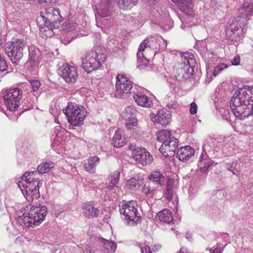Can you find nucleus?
<instances>
[{
    "mask_svg": "<svg viewBox=\"0 0 253 253\" xmlns=\"http://www.w3.org/2000/svg\"><path fill=\"white\" fill-rule=\"evenodd\" d=\"M34 172H26L20 177L18 186L28 201H32L40 197L39 188L42 185V181L39 178H35Z\"/></svg>",
    "mask_w": 253,
    "mask_h": 253,
    "instance_id": "obj_1",
    "label": "nucleus"
},
{
    "mask_svg": "<svg viewBox=\"0 0 253 253\" xmlns=\"http://www.w3.org/2000/svg\"><path fill=\"white\" fill-rule=\"evenodd\" d=\"M42 20L44 22V27L42 28V31L47 33L45 36L50 37L53 34V29L58 27V24L63 21V18L61 16L60 10L53 7L45 8L41 13V16L38 18V21L41 22Z\"/></svg>",
    "mask_w": 253,
    "mask_h": 253,
    "instance_id": "obj_2",
    "label": "nucleus"
},
{
    "mask_svg": "<svg viewBox=\"0 0 253 253\" xmlns=\"http://www.w3.org/2000/svg\"><path fill=\"white\" fill-rule=\"evenodd\" d=\"M63 112L68 118L69 123L74 126H80L86 115V109L82 105L71 102Z\"/></svg>",
    "mask_w": 253,
    "mask_h": 253,
    "instance_id": "obj_3",
    "label": "nucleus"
},
{
    "mask_svg": "<svg viewBox=\"0 0 253 253\" xmlns=\"http://www.w3.org/2000/svg\"><path fill=\"white\" fill-rule=\"evenodd\" d=\"M181 62L176 63L173 69L174 76L176 80L181 81L184 79L190 78L193 74V70L191 66L192 58L188 53L181 55Z\"/></svg>",
    "mask_w": 253,
    "mask_h": 253,
    "instance_id": "obj_4",
    "label": "nucleus"
},
{
    "mask_svg": "<svg viewBox=\"0 0 253 253\" xmlns=\"http://www.w3.org/2000/svg\"><path fill=\"white\" fill-rule=\"evenodd\" d=\"M28 47L27 42L23 39H16L13 42H8L5 45L7 56L13 63L17 64L23 56V51Z\"/></svg>",
    "mask_w": 253,
    "mask_h": 253,
    "instance_id": "obj_5",
    "label": "nucleus"
},
{
    "mask_svg": "<svg viewBox=\"0 0 253 253\" xmlns=\"http://www.w3.org/2000/svg\"><path fill=\"white\" fill-rule=\"evenodd\" d=\"M47 214L45 206L32 207L27 213L23 215V220L27 226L34 227L39 225L44 219Z\"/></svg>",
    "mask_w": 253,
    "mask_h": 253,
    "instance_id": "obj_6",
    "label": "nucleus"
},
{
    "mask_svg": "<svg viewBox=\"0 0 253 253\" xmlns=\"http://www.w3.org/2000/svg\"><path fill=\"white\" fill-rule=\"evenodd\" d=\"M120 213L128 223H137L140 221L141 216L137 212V204L135 201H123L119 206Z\"/></svg>",
    "mask_w": 253,
    "mask_h": 253,
    "instance_id": "obj_7",
    "label": "nucleus"
},
{
    "mask_svg": "<svg viewBox=\"0 0 253 253\" xmlns=\"http://www.w3.org/2000/svg\"><path fill=\"white\" fill-rule=\"evenodd\" d=\"M106 55L102 52L91 51L82 57V67L87 73L98 69L106 59Z\"/></svg>",
    "mask_w": 253,
    "mask_h": 253,
    "instance_id": "obj_8",
    "label": "nucleus"
},
{
    "mask_svg": "<svg viewBox=\"0 0 253 253\" xmlns=\"http://www.w3.org/2000/svg\"><path fill=\"white\" fill-rule=\"evenodd\" d=\"M22 97V91L19 88H10L4 96L7 108L11 111L16 110Z\"/></svg>",
    "mask_w": 253,
    "mask_h": 253,
    "instance_id": "obj_9",
    "label": "nucleus"
},
{
    "mask_svg": "<svg viewBox=\"0 0 253 253\" xmlns=\"http://www.w3.org/2000/svg\"><path fill=\"white\" fill-rule=\"evenodd\" d=\"M116 96L120 97L124 94L130 93L132 88V83L127 79L125 75L118 74L116 77Z\"/></svg>",
    "mask_w": 253,
    "mask_h": 253,
    "instance_id": "obj_10",
    "label": "nucleus"
},
{
    "mask_svg": "<svg viewBox=\"0 0 253 253\" xmlns=\"http://www.w3.org/2000/svg\"><path fill=\"white\" fill-rule=\"evenodd\" d=\"M130 149L132 151L131 156L136 163L144 166L149 165L152 162V156L144 148L131 146Z\"/></svg>",
    "mask_w": 253,
    "mask_h": 253,
    "instance_id": "obj_11",
    "label": "nucleus"
},
{
    "mask_svg": "<svg viewBox=\"0 0 253 253\" xmlns=\"http://www.w3.org/2000/svg\"><path fill=\"white\" fill-rule=\"evenodd\" d=\"M239 21L238 20H233L231 23L229 24V26L227 28V30L226 31V35L229 36V38L231 39L232 40L233 39H235V40H240L242 39L244 37V34L247 31V28H245L246 25L247 23V22L243 21V28L242 30L238 32V31L239 30V28H241V24L238 25V22ZM240 22H242V19H241V21Z\"/></svg>",
    "mask_w": 253,
    "mask_h": 253,
    "instance_id": "obj_12",
    "label": "nucleus"
},
{
    "mask_svg": "<svg viewBox=\"0 0 253 253\" xmlns=\"http://www.w3.org/2000/svg\"><path fill=\"white\" fill-rule=\"evenodd\" d=\"M59 74L67 83H75L78 78L75 67L68 64L63 65L59 68Z\"/></svg>",
    "mask_w": 253,
    "mask_h": 253,
    "instance_id": "obj_13",
    "label": "nucleus"
},
{
    "mask_svg": "<svg viewBox=\"0 0 253 253\" xmlns=\"http://www.w3.org/2000/svg\"><path fill=\"white\" fill-rule=\"evenodd\" d=\"M178 145V140L175 137H171L169 141L163 143L159 151L165 157H171L175 154Z\"/></svg>",
    "mask_w": 253,
    "mask_h": 253,
    "instance_id": "obj_14",
    "label": "nucleus"
},
{
    "mask_svg": "<svg viewBox=\"0 0 253 253\" xmlns=\"http://www.w3.org/2000/svg\"><path fill=\"white\" fill-rule=\"evenodd\" d=\"M136 110L132 106L126 107L122 113V117L126 120V126L128 129L132 128L137 124L135 117Z\"/></svg>",
    "mask_w": 253,
    "mask_h": 253,
    "instance_id": "obj_15",
    "label": "nucleus"
},
{
    "mask_svg": "<svg viewBox=\"0 0 253 253\" xmlns=\"http://www.w3.org/2000/svg\"><path fill=\"white\" fill-rule=\"evenodd\" d=\"M253 15V0L245 1L239 9V20L243 18L246 22L248 20L249 16Z\"/></svg>",
    "mask_w": 253,
    "mask_h": 253,
    "instance_id": "obj_16",
    "label": "nucleus"
},
{
    "mask_svg": "<svg viewBox=\"0 0 253 253\" xmlns=\"http://www.w3.org/2000/svg\"><path fill=\"white\" fill-rule=\"evenodd\" d=\"M113 3L111 1H100L96 6L97 14L102 18H106L112 14Z\"/></svg>",
    "mask_w": 253,
    "mask_h": 253,
    "instance_id": "obj_17",
    "label": "nucleus"
},
{
    "mask_svg": "<svg viewBox=\"0 0 253 253\" xmlns=\"http://www.w3.org/2000/svg\"><path fill=\"white\" fill-rule=\"evenodd\" d=\"M150 117L153 122L160 124L164 126L170 123L171 119L170 114L166 113L163 110L158 111L156 115L151 114Z\"/></svg>",
    "mask_w": 253,
    "mask_h": 253,
    "instance_id": "obj_18",
    "label": "nucleus"
},
{
    "mask_svg": "<svg viewBox=\"0 0 253 253\" xmlns=\"http://www.w3.org/2000/svg\"><path fill=\"white\" fill-rule=\"evenodd\" d=\"M194 150L190 146H185L178 149L176 155L178 159L183 162L188 161L194 155Z\"/></svg>",
    "mask_w": 253,
    "mask_h": 253,
    "instance_id": "obj_19",
    "label": "nucleus"
},
{
    "mask_svg": "<svg viewBox=\"0 0 253 253\" xmlns=\"http://www.w3.org/2000/svg\"><path fill=\"white\" fill-rule=\"evenodd\" d=\"M133 97L139 106L147 108L151 107L152 106V101L148 99L147 96L142 94L141 92L134 94Z\"/></svg>",
    "mask_w": 253,
    "mask_h": 253,
    "instance_id": "obj_20",
    "label": "nucleus"
},
{
    "mask_svg": "<svg viewBox=\"0 0 253 253\" xmlns=\"http://www.w3.org/2000/svg\"><path fill=\"white\" fill-rule=\"evenodd\" d=\"M157 216L161 222L169 224L173 223V215L169 209H166L162 210L157 213Z\"/></svg>",
    "mask_w": 253,
    "mask_h": 253,
    "instance_id": "obj_21",
    "label": "nucleus"
},
{
    "mask_svg": "<svg viewBox=\"0 0 253 253\" xmlns=\"http://www.w3.org/2000/svg\"><path fill=\"white\" fill-rule=\"evenodd\" d=\"M99 158L96 156L90 157L87 160L88 162L84 164L85 169L90 173H94L96 167L99 163Z\"/></svg>",
    "mask_w": 253,
    "mask_h": 253,
    "instance_id": "obj_22",
    "label": "nucleus"
},
{
    "mask_svg": "<svg viewBox=\"0 0 253 253\" xmlns=\"http://www.w3.org/2000/svg\"><path fill=\"white\" fill-rule=\"evenodd\" d=\"M138 0H117V5L124 11L131 9L138 2Z\"/></svg>",
    "mask_w": 253,
    "mask_h": 253,
    "instance_id": "obj_23",
    "label": "nucleus"
},
{
    "mask_svg": "<svg viewBox=\"0 0 253 253\" xmlns=\"http://www.w3.org/2000/svg\"><path fill=\"white\" fill-rule=\"evenodd\" d=\"M113 143L114 147L117 148L124 146L126 144V138L122 135L121 130L116 131L113 137Z\"/></svg>",
    "mask_w": 253,
    "mask_h": 253,
    "instance_id": "obj_24",
    "label": "nucleus"
},
{
    "mask_svg": "<svg viewBox=\"0 0 253 253\" xmlns=\"http://www.w3.org/2000/svg\"><path fill=\"white\" fill-rule=\"evenodd\" d=\"M40 55L41 54L38 49L32 50L30 52L29 61L32 68H34L38 65L41 59Z\"/></svg>",
    "mask_w": 253,
    "mask_h": 253,
    "instance_id": "obj_25",
    "label": "nucleus"
},
{
    "mask_svg": "<svg viewBox=\"0 0 253 253\" xmlns=\"http://www.w3.org/2000/svg\"><path fill=\"white\" fill-rule=\"evenodd\" d=\"M150 42L148 39H146L141 43L138 48V51L137 53V60L139 63H142L144 61H147L146 58H144V59H142L141 58L144 57L143 51L146 47L149 46L150 44L149 43Z\"/></svg>",
    "mask_w": 253,
    "mask_h": 253,
    "instance_id": "obj_26",
    "label": "nucleus"
},
{
    "mask_svg": "<svg viewBox=\"0 0 253 253\" xmlns=\"http://www.w3.org/2000/svg\"><path fill=\"white\" fill-rule=\"evenodd\" d=\"M83 212L86 217L97 216L99 210L95 208L92 204H85L83 209Z\"/></svg>",
    "mask_w": 253,
    "mask_h": 253,
    "instance_id": "obj_27",
    "label": "nucleus"
},
{
    "mask_svg": "<svg viewBox=\"0 0 253 253\" xmlns=\"http://www.w3.org/2000/svg\"><path fill=\"white\" fill-rule=\"evenodd\" d=\"M143 183V179L138 176L133 177L126 181V186L131 190L136 189Z\"/></svg>",
    "mask_w": 253,
    "mask_h": 253,
    "instance_id": "obj_28",
    "label": "nucleus"
},
{
    "mask_svg": "<svg viewBox=\"0 0 253 253\" xmlns=\"http://www.w3.org/2000/svg\"><path fill=\"white\" fill-rule=\"evenodd\" d=\"M149 180L158 185L164 184V176L159 171H153L149 176Z\"/></svg>",
    "mask_w": 253,
    "mask_h": 253,
    "instance_id": "obj_29",
    "label": "nucleus"
},
{
    "mask_svg": "<svg viewBox=\"0 0 253 253\" xmlns=\"http://www.w3.org/2000/svg\"><path fill=\"white\" fill-rule=\"evenodd\" d=\"M156 135L157 140L163 143L169 141L171 137H174L171 136V132L168 129L161 130L157 133Z\"/></svg>",
    "mask_w": 253,
    "mask_h": 253,
    "instance_id": "obj_30",
    "label": "nucleus"
},
{
    "mask_svg": "<svg viewBox=\"0 0 253 253\" xmlns=\"http://www.w3.org/2000/svg\"><path fill=\"white\" fill-rule=\"evenodd\" d=\"M120 172L119 170L114 171L111 175V180L109 183H106V187L109 190H112L119 181Z\"/></svg>",
    "mask_w": 253,
    "mask_h": 253,
    "instance_id": "obj_31",
    "label": "nucleus"
},
{
    "mask_svg": "<svg viewBox=\"0 0 253 253\" xmlns=\"http://www.w3.org/2000/svg\"><path fill=\"white\" fill-rule=\"evenodd\" d=\"M174 181L172 179H169L167 181L165 196L168 201H170L173 197V187Z\"/></svg>",
    "mask_w": 253,
    "mask_h": 253,
    "instance_id": "obj_32",
    "label": "nucleus"
},
{
    "mask_svg": "<svg viewBox=\"0 0 253 253\" xmlns=\"http://www.w3.org/2000/svg\"><path fill=\"white\" fill-rule=\"evenodd\" d=\"M54 167V164L52 162H46L42 163L37 167V171L41 174H43Z\"/></svg>",
    "mask_w": 253,
    "mask_h": 253,
    "instance_id": "obj_33",
    "label": "nucleus"
},
{
    "mask_svg": "<svg viewBox=\"0 0 253 253\" xmlns=\"http://www.w3.org/2000/svg\"><path fill=\"white\" fill-rule=\"evenodd\" d=\"M99 240L103 244L104 248L110 252H114L117 246L113 241L106 240L103 238H99Z\"/></svg>",
    "mask_w": 253,
    "mask_h": 253,
    "instance_id": "obj_34",
    "label": "nucleus"
},
{
    "mask_svg": "<svg viewBox=\"0 0 253 253\" xmlns=\"http://www.w3.org/2000/svg\"><path fill=\"white\" fill-rule=\"evenodd\" d=\"M78 26L77 23L72 20H68L63 23L62 27L64 32L68 33L75 30Z\"/></svg>",
    "mask_w": 253,
    "mask_h": 253,
    "instance_id": "obj_35",
    "label": "nucleus"
},
{
    "mask_svg": "<svg viewBox=\"0 0 253 253\" xmlns=\"http://www.w3.org/2000/svg\"><path fill=\"white\" fill-rule=\"evenodd\" d=\"M204 155L202 154V156L200 158V165L201 166L202 165H204L203 167H201L200 169V171L202 173L206 172L208 168L211 166L212 163L211 162H210L209 159H207L206 158L204 159Z\"/></svg>",
    "mask_w": 253,
    "mask_h": 253,
    "instance_id": "obj_36",
    "label": "nucleus"
},
{
    "mask_svg": "<svg viewBox=\"0 0 253 253\" xmlns=\"http://www.w3.org/2000/svg\"><path fill=\"white\" fill-rule=\"evenodd\" d=\"M227 65L225 63H221L215 67L214 68L213 72V75L214 76H216L217 75H218L220 72H221L223 69H226L227 68Z\"/></svg>",
    "mask_w": 253,
    "mask_h": 253,
    "instance_id": "obj_37",
    "label": "nucleus"
},
{
    "mask_svg": "<svg viewBox=\"0 0 253 253\" xmlns=\"http://www.w3.org/2000/svg\"><path fill=\"white\" fill-rule=\"evenodd\" d=\"M154 189L150 187L149 184H145L142 189V192L146 195L150 194L153 193Z\"/></svg>",
    "mask_w": 253,
    "mask_h": 253,
    "instance_id": "obj_38",
    "label": "nucleus"
},
{
    "mask_svg": "<svg viewBox=\"0 0 253 253\" xmlns=\"http://www.w3.org/2000/svg\"><path fill=\"white\" fill-rule=\"evenodd\" d=\"M30 82L34 91H37L41 86V83L39 80H31L30 81Z\"/></svg>",
    "mask_w": 253,
    "mask_h": 253,
    "instance_id": "obj_39",
    "label": "nucleus"
},
{
    "mask_svg": "<svg viewBox=\"0 0 253 253\" xmlns=\"http://www.w3.org/2000/svg\"><path fill=\"white\" fill-rule=\"evenodd\" d=\"M138 245L141 249V253H152L151 249L148 245H145L144 246H141L139 243Z\"/></svg>",
    "mask_w": 253,
    "mask_h": 253,
    "instance_id": "obj_40",
    "label": "nucleus"
},
{
    "mask_svg": "<svg viewBox=\"0 0 253 253\" xmlns=\"http://www.w3.org/2000/svg\"><path fill=\"white\" fill-rule=\"evenodd\" d=\"M198 106L195 102H192L190 104V113L191 114H195L197 111Z\"/></svg>",
    "mask_w": 253,
    "mask_h": 253,
    "instance_id": "obj_41",
    "label": "nucleus"
},
{
    "mask_svg": "<svg viewBox=\"0 0 253 253\" xmlns=\"http://www.w3.org/2000/svg\"><path fill=\"white\" fill-rule=\"evenodd\" d=\"M73 37H71L70 36L64 37L63 36L61 38V42L64 44H67L70 43L73 39Z\"/></svg>",
    "mask_w": 253,
    "mask_h": 253,
    "instance_id": "obj_42",
    "label": "nucleus"
},
{
    "mask_svg": "<svg viewBox=\"0 0 253 253\" xmlns=\"http://www.w3.org/2000/svg\"><path fill=\"white\" fill-rule=\"evenodd\" d=\"M240 57L239 55L234 57L233 60H231V63L233 65H238L240 64Z\"/></svg>",
    "mask_w": 253,
    "mask_h": 253,
    "instance_id": "obj_43",
    "label": "nucleus"
},
{
    "mask_svg": "<svg viewBox=\"0 0 253 253\" xmlns=\"http://www.w3.org/2000/svg\"><path fill=\"white\" fill-rule=\"evenodd\" d=\"M172 1L188 5L191 2V0H172Z\"/></svg>",
    "mask_w": 253,
    "mask_h": 253,
    "instance_id": "obj_44",
    "label": "nucleus"
},
{
    "mask_svg": "<svg viewBox=\"0 0 253 253\" xmlns=\"http://www.w3.org/2000/svg\"><path fill=\"white\" fill-rule=\"evenodd\" d=\"M83 251L84 253H94L95 250H93V248L86 246Z\"/></svg>",
    "mask_w": 253,
    "mask_h": 253,
    "instance_id": "obj_45",
    "label": "nucleus"
},
{
    "mask_svg": "<svg viewBox=\"0 0 253 253\" xmlns=\"http://www.w3.org/2000/svg\"><path fill=\"white\" fill-rule=\"evenodd\" d=\"M57 1V0H39V2L40 4H42V3H45V2H47V3H50V2L55 3Z\"/></svg>",
    "mask_w": 253,
    "mask_h": 253,
    "instance_id": "obj_46",
    "label": "nucleus"
},
{
    "mask_svg": "<svg viewBox=\"0 0 253 253\" xmlns=\"http://www.w3.org/2000/svg\"><path fill=\"white\" fill-rule=\"evenodd\" d=\"M222 250V248L217 247L215 249H214L212 251L211 253H221Z\"/></svg>",
    "mask_w": 253,
    "mask_h": 253,
    "instance_id": "obj_47",
    "label": "nucleus"
},
{
    "mask_svg": "<svg viewBox=\"0 0 253 253\" xmlns=\"http://www.w3.org/2000/svg\"><path fill=\"white\" fill-rule=\"evenodd\" d=\"M176 104L174 102H169L167 106L169 108H175L176 107Z\"/></svg>",
    "mask_w": 253,
    "mask_h": 253,
    "instance_id": "obj_48",
    "label": "nucleus"
},
{
    "mask_svg": "<svg viewBox=\"0 0 253 253\" xmlns=\"http://www.w3.org/2000/svg\"><path fill=\"white\" fill-rule=\"evenodd\" d=\"M232 172L233 174L234 175H237L239 174V171L236 169H234V170H232Z\"/></svg>",
    "mask_w": 253,
    "mask_h": 253,
    "instance_id": "obj_49",
    "label": "nucleus"
},
{
    "mask_svg": "<svg viewBox=\"0 0 253 253\" xmlns=\"http://www.w3.org/2000/svg\"><path fill=\"white\" fill-rule=\"evenodd\" d=\"M225 118L226 119H227L228 118V117L227 116H226Z\"/></svg>",
    "mask_w": 253,
    "mask_h": 253,
    "instance_id": "obj_50",
    "label": "nucleus"
},
{
    "mask_svg": "<svg viewBox=\"0 0 253 253\" xmlns=\"http://www.w3.org/2000/svg\"><path fill=\"white\" fill-rule=\"evenodd\" d=\"M188 237H189V236H187V235H186V238H188Z\"/></svg>",
    "mask_w": 253,
    "mask_h": 253,
    "instance_id": "obj_51",
    "label": "nucleus"
},
{
    "mask_svg": "<svg viewBox=\"0 0 253 253\" xmlns=\"http://www.w3.org/2000/svg\"><path fill=\"white\" fill-rule=\"evenodd\" d=\"M188 237H189V236H187V235H186V238H188Z\"/></svg>",
    "mask_w": 253,
    "mask_h": 253,
    "instance_id": "obj_52",
    "label": "nucleus"
},
{
    "mask_svg": "<svg viewBox=\"0 0 253 253\" xmlns=\"http://www.w3.org/2000/svg\"><path fill=\"white\" fill-rule=\"evenodd\" d=\"M205 146V145L203 146V149H204Z\"/></svg>",
    "mask_w": 253,
    "mask_h": 253,
    "instance_id": "obj_53",
    "label": "nucleus"
},
{
    "mask_svg": "<svg viewBox=\"0 0 253 253\" xmlns=\"http://www.w3.org/2000/svg\"><path fill=\"white\" fill-rule=\"evenodd\" d=\"M228 169L229 170H230V171H232V170H231V169Z\"/></svg>",
    "mask_w": 253,
    "mask_h": 253,
    "instance_id": "obj_54",
    "label": "nucleus"
},
{
    "mask_svg": "<svg viewBox=\"0 0 253 253\" xmlns=\"http://www.w3.org/2000/svg\"><path fill=\"white\" fill-rule=\"evenodd\" d=\"M16 253H18V252Z\"/></svg>",
    "mask_w": 253,
    "mask_h": 253,
    "instance_id": "obj_55",
    "label": "nucleus"
}]
</instances>
